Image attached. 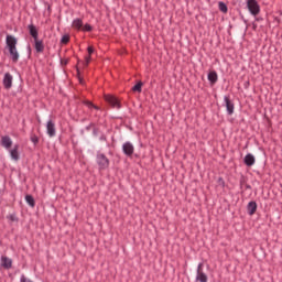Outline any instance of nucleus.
<instances>
[{
	"label": "nucleus",
	"instance_id": "1",
	"mask_svg": "<svg viewBox=\"0 0 282 282\" xmlns=\"http://www.w3.org/2000/svg\"><path fill=\"white\" fill-rule=\"evenodd\" d=\"M9 54L11 56L12 63H19V51H17L18 40L14 36H7L6 40Z\"/></svg>",
	"mask_w": 282,
	"mask_h": 282
},
{
	"label": "nucleus",
	"instance_id": "2",
	"mask_svg": "<svg viewBox=\"0 0 282 282\" xmlns=\"http://www.w3.org/2000/svg\"><path fill=\"white\" fill-rule=\"evenodd\" d=\"M96 163L99 171H107V169H109L110 161H109V158L105 155V153L97 152Z\"/></svg>",
	"mask_w": 282,
	"mask_h": 282
},
{
	"label": "nucleus",
	"instance_id": "3",
	"mask_svg": "<svg viewBox=\"0 0 282 282\" xmlns=\"http://www.w3.org/2000/svg\"><path fill=\"white\" fill-rule=\"evenodd\" d=\"M247 8L252 17H258L261 13V6L257 0H246Z\"/></svg>",
	"mask_w": 282,
	"mask_h": 282
},
{
	"label": "nucleus",
	"instance_id": "4",
	"mask_svg": "<svg viewBox=\"0 0 282 282\" xmlns=\"http://www.w3.org/2000/svg\"><path fill=\"white\" fill-rule=\"evenodd\" d=\"M31 43H33V47L36 54H43V52H45V42L43 41V39L39 36H33Z\"/></svg>",
	"mask_w": 282,
	"mask_h": 282
},
{
	"label": "nucleus",
	"instance_id": "5",
	"mask_svg": "<svg viewBox=\"0 0 282 282\" xmlns=\"http://www.w3.org/2000/svg\"><path fill=\"white\" fill-rule=\"evenodd\" d=\"M196 282H208V275L204 272V263L197 265Z\"/></svg>",
	"mask_w": 282,
	"mask_h": 282
},
{
	"label": "nucleus",
	"instance_id": "6",
	"mask_svg": "<svg viewBox=\"0 0 282 282\" xmlns=\"http://www.w3.org/2000/svg\"><path fill=\"white\" fill-rule=\"evenodd\" d=\"M105 100L108 105H111L113 109H120L122 107L118 98L112 95H105Z\"/></svg>",
	"mask_w": 282,
	"mask_h": 282
},
{
	"label": "nucleus",
	"instance_id": "7",
	"mask_svg": "<svg viewBox=\"0 0 282 282\" xmlns=\"http://www.w3.org/2000/svg\"><path fill=\"white\" fill-rule=\"evenodd\" d=\"M122 151L124 155H127L128 158H131L135 151V148L133 147V143L127 141L122 145Z\"/></svg>",
	"mask_w": 282,
	"mask_h": 282
},
{
	"label": "nucleus",
	"instance_id": "8",
	"mask_svg": "<svg viewBox=\"0 0 282 282\" xmlns=\"http://www.w3.org/2000/svg\"><path fill=\"white\" fill-rule=\"evenodd\" d=\"M224 100H225V107L228 112V116H232L235 113V102L230 100V96H225Z\"/></svg>",
	"mask_w": 282,
	"mask_h": 282
},
{
	"label": "nucleus",
	"instance_id": "9",
	"mask_svg": "<svg viewBox=\"0 0 282 282\" xmlns=\"http://www.w3.org/2000/svg\"><path fill=\"white\" fill-rule=\"evenodd\" d=\"M46 133L50 138H54L56 135V123H54V121L52 120L47 121Z\"/></svg>",
	"mask_w": 282,
	"mask_h": 282
},
{
	"label": "nucleus",
	"instance_id": "10",
	"mask_svg": "<svg viewBox=\"0 0 282 282\" xmlns=\"http://www.w3.org/2000/svg\"><path fill=\"white\" fill-rule=\"evenodd\" d=\"M12 79L13 78H12V75L10 73L4 74V77H3V80H2L4 89H12Z\"/></svg>",
	"mask_w": 282,
	"mask_h": 282
},
{
	"label": "nucleus",
	"instance_id": "11",
	"mask_svg": "<svg viewBox=\"0 0 282 282\" xmlns=\"http://www.w3.org/2000/svg\"><path fill=\"white\" fill-rule=\"evenodd\" d=\"M0 261L1 267L4 268V270L12 269V259L8 258L7 256H1Z\"/></svg>",
	"mask_w": 282,
	"mask_h": 282
},
{
	"label": "nucleus",
	"instance_id": "12",
	"mask_svg": "<svg viewBox=\"0 0 282 282\" xmlns=\"http://www.w3.org/2000/svg\"><path fill=\"white\" fill-rule=\"evenodd\" d=\"M1 147H4V149H11L12 148V139H10L9 135H3L0 141Z\"/></svg>",
	"mask_w": 282,
	"mask_h": 282
},
{
	"label": "nucleus",
	"instance_id": "13",
	"mask_svg": "<svg viewBox=\"0 0 282 282\" xmlns=\"http://www.w3.org/2000/svg\"><path fill=\"white\" fill-rule=\"evenodd\" d=\"M243 162H245L246 166H254V163L257 162V159H254V155L248 153L245 156Z\"/></svg>",
	"mask_w": 282,
	"mask_h": 282
},
{
	"label": "nucleus",
	"instance_id": "14",
	"mask_svg": "<svg viewBox=\"0 0 282 282\" xmlns=\"http://www.w3.org/2000/svg\"><path fill=\"white\" fill-rule=\"evenodd\" d=\"M207 79L209 80L210 85H215V83L219 80V76L217 75L216 70H212L208 73Z\"/></svg>",
	"mask_w": 282,
	"mask_h": 282
},
{
	"label": "nucleus",
	"instance_id": "15",
	"mask_svg": "<svg viewBox=\"0 0 282 282\" xmlns=\"http://www.w3.org/2000/svg\"><path fill=\"white\" fill-rule=\"evenodd\" d=\"M247 213L248 215H254V213H257V202L251 200L248 203Z\"/></svg>",
	"mask_w": 282,
	"mask_h": 282
},
{
	"label": "nucleus",
	"instance_id": "16",
	"mask_svg": "<svg viewBox=\"0 0 282 282\" xmlns=\"http://www.w3.org/2000/svg\"><path fill=\"white\" fill-rule=\"evenodd\" d=\"M11 160L19 162V144H15L12 150H10Z\"/></svg>",
	"mask_w": 282,
	"mask_h": 282
},
{
	"label": "nucleus",
	"instance_id": "17",
	"mask_svg": "<svg viewBox=\"0 0 282 282\" xmlns=\"http://www.w3.org/2000/svg\"><path fill=\"white\" fill-rule=\"evenodd\" d=\"M72 26L75 30H78L79 32L83 30V20L82 19H75L73 20Z\"/></svg>",
	"mask_w": 282,
	"mask_h": 282
},
{
	"label": "nucleus",
	"instance_id": "18",
	"mask_svg": "<svg viewBox=\"0 0 282 282\" xmlns=\"http://www.w3.org/2000/svg\"><path fill=\"white\" fill-rule=\"evenodd\" d=\"M25 202L26 204H29V206H31V208H34V206H36V200H34V196L30 194L25 196Z\"/></svg>",
	"mask_w": 282,
	"mask_h": 282
},
{
	"label": "nucleus",
	"instance_id": "19",
	"mask_svg": "<svg viewBox=\"0 0 282 282\" xmlns=\"http://www.w3.org/2000/svg\"><path fill=\"white\" fill-rule=\"evenodd\" d=\"M83 105H85L87 108L89 109H96L97 111L100 110V107L94 105V102L89 101V100H84Z\"/></svg>",
	"mask_w": 282,
	"mask_h": 282
},
{
	"label": "nucleus",
	"instance_id": "20",
	"mask_svg": "<svg viewBox=\"0 0 282 282\" xmlns=\"http://www.w3.org/2000/svg\"><path fill=\"white\" fill-rule=\"evenodd\" d=\"M144 85V83L142 82H138L133 87H132V91H138V94H142V86Z\"/></svg>",
	"mask_w": 282,
	"mask_h": 282
},
{
	"label": "nucleus",
	"instance_id": "21",
	"mask_svg": "<svg viewBox=\"0 0 282 282\" xmlns=\"http://www.w3.org/2000/svg\"><path fill=\"white\" fill-rule=\"evenodd\" d=\"M218 10H220V12H223L224 14H226L228 12V6L225 2H218Z\"/></svg>",
	"mask_w": 282,
	"mask_h": 282
},
{
	"label": "nucleus",
	"instance_id": "22",
	"mask_svg": "<svg viewBox=\"0 0 282 282\" xmlns=\"http://www.w3.org/2000/svg\"><path fill=\"white\" fill-rule=\"evenodd\" d=\"M29 32H30L31 36H39V31H37L36 26H34L33 24L29 25Z\"/></svg>",
	"mask_w": 282,
	"mask_h": 282
},
{
	"label": "nucleus",
	"instance_id": "23",
	"mask_svg": "<svg viewBox=\"0 0 282 282\" xmlns=\"http://www.w3.org/2000/svg\"><path fill=\"white\" fill-rule=\"evenodd\" d=\"M91 30H94V26H91V24L86 23L82 25V31L80 32H91Z\"/></svg>",
	"mask_w": 282,
	"mask_h": 282
},
{
	"label": "nucleus",
	"instance_id": "24",
	"mask_svg": "<svg viewBox=\"0 0 282 282\" xmlns=\"http://www.w3.org/2000/svg\"><path fill=\"white\" fill-rule=\"evenodd\" d=\"M30 140L34 144V147H36V144H39V135H36L35 133H31Z\"/></svg>",
	"mask_w": 282,
	"mask_h": 282
},
{
	"label": "nucleus",
	"instance_id": "25",
	"mask_svg": "<svg viewBox=\"0 0 282 282\" xmlns=\"http://www.w3.org/2000/svg\"><path fill=\"white\" fill-rule=\"evenodd\" d=\"M7 219L9 221H19V217H17V214H11L7 216Z\"/></svg>",
	"mask_w": 282,
	"mask_h": 282
},
{
	"label": "nucleus",
	"instance_id": "26",
	"mask_svg": "<svg viewBox=\"0 0 282 282\" xmlns=\"http://www.w3.org/2000/svg\"><path fill=\"white\" fill-rule=\"evenodd\" d=\"M217 184L218 186H221V188H226V181H224V177H218Z\"/></svg>",
	"mask_w": 282,
	"mask_h": 282
},
{
	"label": "nucleus",
	"instance_id": "27",
	"mask_svg": "<svg viewBox=\"0 0 282 282\" xmlns=\"http://www.w3.org/2000/svg\"><path fill=\"white\" fill-rule=\"evenodd\" d=\"M69 36H62L61 39V44L62 45H67V43H69Z\"/></svg>",
	"mask_w": 282,
	"mask_h": 282
},
{
	"label": "nucleus",
	"instance_id": "28",
	"mask_svg": "<svg viewBox=\"0 0 282 282\" xmlns=\"http://www.w3.org/2000/svg\"><path fill=\"white\" fill-rule=\"evenodd\" d=\"M89 63H91V55H88L85 57L84 67H87V65H89Z\"/></svg>",
	"mask_w": 282,
	"mask_h": 282
},
{
	"label": "nucleus",
	"instance_id": "29",
	"mask_svg": "<svg viewBox=\"0 0 282 282\" xmlns=\"http://www.w3.org/2000/svg\"><path fill=\"white\" fill-rule=\"evenodd\" d=\"M87 52H88V56H91L93 55V53H94V46H88L87 47Z\"/></svg>",
	"mask_w": 282,
	"mask_h": 282
},
{
	"label": "nucleus",
	"instance_id": "30",
	"mask_svg": "<svg viewBox=\"0 0 282 282\" xmlns=\"http://www.w3.org/2000/svg\"><path fill=\"white\" fill-rule=\"evenodd\" d=\"M20 282H33L32 280H28L24 275H21Z\"/></svg>",
	"mask_w": 282,
	"mask_h": 282
},
{
	"label": "nucleus",
	"instance_id": "31",
	"mask_svg": "<svg viewBox=\"0 0 282 282\" xmlns=\"http://www.w3.org/2000/svg\"><path fill=\"white\" fill-rule=\"evenodd\" d=\"M99 140H100L101 142H107V135H106L105 133H102V134L100 135Z\"/></svg>",
	"mask_w": 282,
	"mask_h": 282
},
{
	"label": "nucleus",
	"instance_id": "32",
	"mask_svg": "<svg viewBox=\"0 0 282 282\" xmlns=\"http://www.w3.org/2000/svg\"><path fill=\"white\" fill-rule=\"evenodd\" d=\"M99 132H100V129L98 128L93 129V135H98Z\"/></svg>",
	"mask_w": 282,
	"mask_h": 282
},
{
	"label": "nucleus",
	"instance_id": "33",
	"mask_svg": "<svg viewBox=\"0 0 282 282\" xmlns=\"http://www.w3.org/2000/svg\"><path fill=\"white\" fill-rule=\"evenodd\" d=\"M243 184H246V178L240 180V188H243Z\"/></svg>",
	"mask_w": 282,
	"mask_h": 282
},
{
	"label": "nucleus",
	"instance_id": "34",
	"mask_svg": "<svg viewBox=\"0 0 282 282\" xmlns=\"http://www.w3.org/2000/svg\"><path fill=\"white\" fill-rule=\"evenodd\" d=\"M77 76H78V78H79V83H82L83 84V78H80V70L77 68Z\"/></svg>",
	"mask_w": 282,
	"mask_h": 282
},
{
	"label": "nucleus",
	"instance_id": "35",
	"mask_svg": "<svg viewBox=\"0 0 282 282\" xmlns=\"http://www.w3.org/2000/svg\"><path fill=\"white\" fill-rule=\"evenodd\" d=\"M28 50H29V56H31L32 55V47L28 46Z\"/></svg>",
	"mask_w": 282,
	"mask_h": 282
},
{
	"label": "nucleus",
	"instance_id": "36",
	"mask_svg": "<svg viewBox=\"0 0 282 282\" xmlns=\"http://www.w3.org/2000/svg\"><path fill=\"white\" fill-rule=\"evenodd\" d=\"M91 127H94V123H90L88 127H86V130L89 131V129H91Z\"/></svg>",
	"mask_w": 282,
	"mask_h": 282
},
{
	"label": "nucleus",
	"instance_id": "37",
	"mask_svg": "<svg viewBox=\"0 0 282 282\" xmlns=\"http://www.w3.org/2000/svg\"><path fill=\"white\" fill-rule=\"evenodd\" d=\"M246 188H247V191H250V188H252V186H250V184H246Z\"/></svg>",
	"mask_w": 282,
	"mask_h": 282
}]
</instances>
